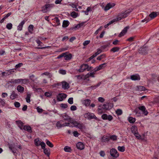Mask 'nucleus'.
Listing matches in <instances>:
<instances>
[{
	"instance_id": "obj_52",
	"label": "nucleus",
	"mask_w": 159,
	"mask_h": 159,
	"mask_svg": "<svg viewBox=\"0 0 159 159\" xmlns=\"http://www.w3.org/2000/svg\"><path fill=\"white\" fill-rule=\"evenodd\" d=\"M100 156L102 157H104L105 156V153L104 151H101L99 152Z\"/></svg>"
},
{
	"instance_id": "obj_39",
	"label": "nucleus",
	"mask_w": 159,
	"mask_h": 159,
	"mask_svg": "<svg viewBox=\"0 0 159 159\" xmlns=\"http://www.w3.org/2000/svg\"><path fill=\"white\" fill-rule=\"evenodd\" d=\"M34 143L36 146H39L40 145V141L39 139H36L34 140Z\"/></svg>"
},
{
	"instance_id": "obj_42",
	"label": "nucleus",
	"mask_w": 159,
	"mask_h": 159,
	"mask_svg": "<svg viewBox=\"0 0 159 159\" xmlns=\"http://www.w3.org/2000/svg\"><path fill=\"white\" fill-rule=\"evenodd\" d=\"M118 150L121 152H124L125 151V147L124 146H119L117 148Z\"/></svg>"
},
{
	"instance_id": "obj_40",
	"label": "nucleus",
	"mask_w": 159,
	"mask_h": 159,
	"mask_svg": "<svg viewBox=\"0 0 159 159\" xmlns=\"http://www.w3.org/2000/svg\"><path fill=\"white\" fill-rule=\"evenodd\" d=\"M106 57L105 54H103L98 57L97 58L98 60L100 61L102 59L105 58Z\"/></svg>"
},
{
	"instance_id": "obj_48",
	"label": "nucleus",
	"mask_w": 159,
	"mask_h": 159,
	"mask_svg": "<svg viewBox=\"0 0 159 159\" xmlns=\"http://www.w3.org/2000/svg\"><path fill=\"white\" fill-rule=\"evenodd\" d=\"M54 20L56 22L57 25H60V20L57 17H55L54 19Z\"/></svg>"
},
{
	"instance_id": "obj_60",
	"label": "nucleus",
	"mask_w": 159,
	"mask_h": 159,
	"mask_svg": "<svg viewBox=\"0 0 159 159\" xmlns=\"http://www.w3.org/2000/svg\"><path fill=\"white\" fill-rule=\"evenodd\" d=\"M109 44H106L103 45L101 47V48L102 50H105L108 46Z\"/></svg>"
},
{
	"instance_id": "obj_10",
	"label": "nucleus",
	"mask_w": 159,
	"mask_h": 159,
	"mask_svg": "<svg viewBox=\"0 0 159 159\" xmlns=\"http://www.w3.org/2000/svg\"><path fill=\"white\" fill-rule=\"evenodd\" d=\"M148 50V47L143 46V47L140 48V50L139 51V52L145 54L147 53Z\"/></svg>"
},
{
	"instance_id": "obj_37",
	"label": "nucleus",
	"mask_w": 159,
	"mask_h": 159,
	"mask_svg": "<svg viewBox=\"0 0 159 159\" xmlns=\"http://www.w3.org/2000/svg\"><path fill=\"white\" fill-rule=\"evenodd\" d=\"M64 150L66 152H70L72 150L70 147L66 146L64 147Z\"/></svg>"
},
{
	"instance_id": "obj_46",
	"label": "nucleus",
	"mask_w": 159,
	"mask_h": 159,
	"mask_svg": "<svg viewBox=\"0 0 159 159\" xmlns=\"http://www.w3.org/2000/svg\"><path fill=\"white\" fill-rule=\"evenodd\" d=\"M30 96L31 95L30 94H28L27 95L26 97L25 98L26 101L28 103H29L30 102Z\"/></svg>"
},
{
	"instance_id": "obj_9",
	"label": "nucleus",
	"mask_w": 159,
	"mask_h": 159,
	"mask_svg": "<svg viewBox=\"0 0 159 159\" xmlns=\"http://www.w3.org/2000/svg\"><path fill=\"white\" fill-rule=\"evenodd\" d=\"M139 110H141L142 112V114H143L145 116H147L148 112L146 110V108L144 106H143L138 107Z\"/></svg>"
},
{
	"instance_id": "obj_27",
	"label": "nucleus",
	"mask_w": 159,
	"mask_h": 159,
	"mask_svg": "<svg viewBox=\"0 0 159 159\" xmlns=\"http://www.w3.org/2000/svg\"><path fill=\"white\" fill-rule=\"evenodd\" d=\"M131 129L132 133L134 134H135V133H137V128L136 126H132L131 128Z\"/></svg>"
},
{
	"instance_id": "obj_14",
	"label": "nucleus",
	"mask_w": 159,
	"mask_h": 159,
	"mask_svg": "<svg viewBox=\"0 0 159 159\" xmlns=\"http://www.w3.org/2000/svg\"><path fill=\"white\" fill-rule=\"evenodd\" d=\"M76 147L77 149L81 150L84 148V146L82 143L79 142L77 143Z\"/></svg>"
},
{
	"instance_id": "obj_62",
	"label": "nucleus",
	"mask_w": 159,
	"mask_h": 159,
	"mask_svg": "<svg viewBox=\"0 0 159 159\" xmlns=\"http://www.w3.org/2000/svg\"><path fill=\"white\" fill-rule=\"evenodd\" d=\"M61 107L62 108L65 109L68 106L67 104L61 103Z\"/></svg>"
},
{
	"instance_id": "obj_29",
	"label": "nucleus",
	"mask_w": 159,
	"mask_h": 159,
	"mask_svg": "<svg viewBox=\"0 0 159 159\" xmlns=\"http://www.w3.org/2000/svg\"><path fill=\"white\" fill-rule=\"evenodd\" d=\"M30 80L33 82L37 83V82H36L37 78L35 77V76L33 74L31 75L30 76Z\"/></svg>"
},
{
	"instance_id": "obj_25",
	"label": "nucleus",
	"mask_w": 159,
	"mask_h": 159,
	"mask_svg": "<svg viewBox=\"0 0 159 159\" xmlns=\"http://www.w3.org/2000/svg\"><path fill=\"white\" fill-rule=\"evenodd\" d=\"M24 88L21 85H19L17 87V89L18 92L22 93L24 91Z\"/></svg>"
},
{
	"instance_id": "obj_7",
	"label": "nucleus",
	"mask_w": 159,
	"mask_h": 159,
	"mask_svg": "<svg viewBox=\"0 0 159 159\" xmlns=\"http://www.w3.org/2000/svg\"><path fill=\"white\" fill-rule=\"evenodd\" d=\"M110 155L111 157L114 158H117L119 156V154L117 150L115 148H112L110 151Z\"/></svg>"
},
{
	"instance_id": "obj_1",
	"label": "nucleus",
	"mask_w": 159,
	"mask_h": 159,
	"mask_svg": "<svg viewBox=\"0 0 159 159\" xmlns=\"http://www.w3.org/2000/svg\"><path fill=\"white\" fill-rule=\"evenodd\" d=\"M132 10L129 9L124 12L120 13L117 16L116 18L110 21L108 24L109 25L117 21L121 20L122 19L125 18L128 16L129 13L131 12Z\"/></svg>"
},
{
	"instance_id": "obj_44",
	"label": "nucleus",
	"mask_w": 159,
	"mask_h": 159,
	"mask_svg": "<svg viewBox=\"0 0 159 159\" xmlns=\"http://www.w3.org/2000/svg\"><path fill=\"white\" fill-rule=\"evenodd\" d=\"M29 81V80L27 79H20V83L22 84H25Z\"/></svg>"
},
{
	"instance_id": "obj_34",
	"label": "nucleus",
	"mask_w": 159,
	"mask_h": 159,
	"mask_svg": "<svg viewBox=\"0 0 159 159\" xmlns=\"http://www.w3.org/2000/svg\"><path fill=\"white\" fill-rule=\"evenodd\" d=\"M63 118L64 119V120H68L69 121L71 120V118L69 117V116L65 114L63 116Z\"/></svg>"
},
{
	"instance_id": "obj_58",
	"label": "nucleus",
	"mask_w": 159,
	"mask_h": 159,
	"mask_svg": "<svg viewBox=\"0 0 159 159\" xmlns=\"http://www.w3.org/2000/svg\"><path fill=\"white\" fill-rule=\"evenodd\" d=\"M102 118L103 120H107V115L106 114H104L102 116Z\"/></svg>"
},
{
	"instance_id": "obj_13",
	"label": "nucleus",
	"mask_w": 159,
	"mask_h": 159,
	"mask_svg": "<svg viewBox=\"0 0 159 159\" xmlns=\"http://www.w3.org/2000/svg\"><path fill=\"white\" fill-rule=\"evenodd\" d=\"M130 79L133 80H140V77L139 75L136 74L132 75L130 76Z\"/></svg>"
},
{
	"instance_id": "obj_19",
	"label": "nucleus",
	"mask_w": 159,
	"mask_h": 159,
	"mask_svg": "<svg viewBox=\"0 0 159 159\" xmlns=\"http://www.w3.org/2000/svg\"><path fill=\"white\" fill-rule=\"evenodd\" d=\"M62 87L64 89H68L70 87L69 84L65 81L62 82Z\"/></svg>"
},
{
	"instance_id": "obj_45",
	"label": "nucleus",
	"mask_w": 159,
	"mask_h": 159,
	"mask_svg": "<svg viewBox=\"0 0 159 159\" xmlns=\"http://www.w3.org/2000/svg\"><path fill=\"white\" fill-rule=\"evenodd\" d=\"M101 84V82H99L98 84H97L96 85H95L94 86H92L90 87V88L92 89H95L97 87H99Z\"/></svg>"
},
{
	"instance_id": "obj_57",
	"label": "nucleus",
	"mask_w": 159,
	"mask_h": 159,
	"mask_svg": "<svg viewBox=\"0 0 159 159\" xmlns=\"http://www.w3.org/2000/svg\"><path fill=\"white\" fill-rule=\"evenodd\" d=\"M14 105L16 107L18 108L20 107V105L19 102H15L14 103Z\"/></svg>"
},
{
	"instance_id": "obj_41",
	"label": "nucleus",
	"mask_w": 159,
	"mask_h": 159,
	"mask_svg": "<svg viewBox=\"0 0 159 159\" xmlns=\"http://www.w3.org/2000/svg\"><path fill=\"white\" fill-rule=\"evenodd\" d=\"M78 13L75 11L72 12L71 14V16L74 18H76L78 16Z\"/></svg>"
},
{
	"instance_id": "obj_49",
	"label": "nucleus",
	"mask_w": 159,
	"mask_h": 159,
	"mask_svg": "<svg viewBox=\"0 0 159 159\" xmlns=\"http://www.w3.org/2000/svg\"><path fill=\"white\" fill-rule=\"evenodd\" d=\"M34 28V26L33 25H30L28 27V30L31 33L32 31H33Z\"/></svg>"
},
{
	"instance_id": "obj_4",
	"label": "nucleus",
	"mask_w": 159,
	"mask_h": 159,
	"mask_svg": "<svg viewBox=\"0 0 159 159\" xmlns=\"http://www.w3.org/2000/svg\"><path fill=\"white\" fill-rule=\"evenodd\" d=\"M54 6V4H46L42 7L41 11L43 13H46L48 10H50V9L53 7Z\"/></svg>"
},
{
	"instance_id": "obj_64",
	"label": "nucleus",
	"mask_w": 159,
	"mask_h": 159,
	"mask_svg": "<svg viewBox=\"0 0 159 159\" xmlns=\"http://www.w3.org/2000/svg\"><path fill=\"white\" fill-rule=\"evenodd\" d=\"M23 65V64L22 63H19L17 65H16L15 66V67L16 68H20V67L22 66Z\"/></svg>"
},
{
	"instance_id": "obj_30",
	"label": "nucleus",
	"mask_w": 159,
	"mask_h": 159,
	"mask_svg": "<svg viewBox=\"0 0 159 159\" xmlns=\"http://www.w3.org/2000/svg\"><path fill=\"white\" fill-rule=\"evenodd\" d=\"M72 57V54L69 53L68 55H65L64 56L65 59L66 60H68L71 59Z\"/></svg>"
},
{
	"instance_id": "obj_5",
	"label": "nucleus",
	"mask_w": 159,
	"mask_h": 159,
	"mask_svg": "<svg viewBox=\"0 0 159 159\" xmlns=\"http://www.w3.org/2000/svg\"><path fill=\"white\" fill-rule=\"evenodd\" d=\"M84 116L85 118H87L88 120L92 119H97V118L93 113L89 112L85 113L84 115Z\"/></svg>"
},
{
	"instance_id": "obj_17",
	"label": "nucleus",
	"mask_w": 159,
	"mask_h": 159,
	"mask_svg": "<svg viewBox=\"0 0 159 159\" xmlns=\"http://www.w3.org/2000/svg\"><path fill=\"white\" fill-rule=\"evenodd\" d=\"M128 29H129L128 27L127 26L125 27L120 33V34L118 36L119 37H121L124 36L127 32Z\"/></svg>"
},
{
	"instance_id": "obj_47",
	"label": "nucleus",
	"mask_w": 159,
	"mask_h": 159,
	"mask_svg": "<svg viewBox=\"0 0 159 159\" xmlns=\"http://www.w3.org/2000/svg\"><path fill=\"white\" fill-rule=\"evenodd\" d=\"M84 23L85 22H82L78 24V25H77L74 27V29H76L77 28H80L81 26H82L84 25Z\"/></svg>"
},
{
	"instance_id": "obj_18",
	"label": "nucleus",
	"mask_w": 159,
	"mask_h": 159,
	"mask_svg": "<svg viewBox=\"0 0 159 159\" xmlns=\"http://www.w3.org/2000/svg\"><path fill=\"white\" fill-rule=\"evenodd\" d=\"M91 101L90 99H87L82 101V102L83 104L86 107H88L90 105Z\"/></svg>"
},
{
	"instance_id": "obj_54",
	"label": "nucleus",
	"mask_w": 159,
	"mask_h": 159,
	"mask_svg": "<svg viewBox=\"0 0 159 159\" xmlns=\"http://www.w3.org/2000/svg\"><path fill=\"white\" fill-rule=\"evenodd\" d=\"M90 11H91V8L90 7H89L87 8L86 11H84V12L85 13V15H88V12Z\"/></svg>"
},
{
	"instance_id": "obj_51",
	"label": "nucleus",
	"mask_w": 159,
	"mask_h": 159,
	"mask_svg": "<svg viewBox=\"0 0 159 159\" xmlns=\"http://www.w3.org/2000/svg\"><path fill=\"white\" fill-rule=\"evenodd\" d=\"M138 89L139 91H143L145 90V88L143 86H139L138 87Z\"/></svg>"
},
{
	"instance_id": "obj_23",
	"label": "nucleus",
	"mask_w": 159,
	"mask_h": 159,
	"mask_svg": "<svg viewBox=\"0 0 159 159\" xmlns=\"http://www.w3.org/2000/svg\"><path fill=\"white\" fill-rule=\"evenodd\" d=\"M157 12H152L149 14V16L151 18V19H152L157 16Z\"/></svg>"
},
{
	"instance_id": "obj_43",
	"label": "nucleus",
	"mask_w": 159,
	"mask_h": 159,
	"mask_svg": "<svg viewBox=\"0 0 159 159\" xmlns=\"http://www.w3.org/2000/svg\"><path fill=\"white\" fill-rule=\"evenodd\" d=\"M46 144L49 147L52 148L53 147V144L48 140H46Z\"/></svg>"
},
{
	"instance_id": "obj_31",
	"label": "nucleus",
	"mask_w": 159,
	"mask_h": 159,
	"mask_svg": "<svg viewBox=\"0 0 159 159\" xmlns=\"http://www.w3.org/2000/svg\"><path fill=\"white\" fill-rule=\"evenodd\" d=\"M70 24L68 20H64L63 22L62 27L66 28Z\"/></svg>"
},
{
	"instance_id": "obj_50",
	"label": "nucleus",
	"mask_w": 159,
	"mask_h": 159,
	"mask_svg": "<svg viewBox=\"0 0 159 159\" xmlns=\"http://www.w3.org/2000/svg\"><path fill=\"white\" fill-rule=\"evenodd\" d=\"M116 113L118 115H120L122 113V110L120 109H118L116 111Z\"/></svg>"
},
{
	"instance_id": "obj_24",
	"label": "nucleus",
	"mask_w": 159,
	"mask_h": 159,
	"mask_svg": "<svg viewBox=\"0 0 159 159\" xmlns=\"http://www.w3.org/2000/svg\"><path fill=\"white\" fill-rule=\"evenodd\" d=\"M134 113H135V114L138 116H142L143 114L142 113H141L140 110L138 109H136L134 111Z\"/></svg>"
},
{
	"instance_id": "obj_20",
	"label": "nucleus",
	"mask_w": 159,
	"mask_h": 159,
	"mask_svg": "<svg viewBox=\"0 0 159 159\" xmlns=\"http://www.w3.org/2000/svg\"><path fill=\"white\" fill-rule=\"evenodd\" d=\"M25 130L27 131L28 132L31 133L32 132L31 128L30 126L24 125L22 128Z\"/></svg>"
},
{
	"instance_id": "obj_35",
	"label": "nucleus",
	"mask_w": 159,
	"mask_h": 159,
	"mask_svg": "<svg viewBox=\"0 0 159 159\" xmlns=\"http://www.w3.org/2000/svg\"><path fill=\"white\" fill-rule=\"evenodd\" d=\"M128 120L129 122L130 123H134L136 120L135 118L132 117H129Z\"/></svg>"
},
{
	"instance_id": "obj_61",
	"label": "nucleus",
	"mask_w": 159,
	"mask_h": 159,
	"mask_svg": "<svg viewBox=\"0 0 159 159\" xmlns=\"http://www.w3.org/2000/svg\"><path fill=\"white\" fill-rule=\"evenodd\" d=\"M70 109L71 111H75L77 109V107L73 105L71 106Z\"/></svg>"
},
{
	"instance_id": "obj_63",
	"label": "nucleus",
	"mask_w": 159,
	"mask_h": 159,
	"mask_svg": "<svg viewBox=\"0 0 159 159\" xmlns=\"http://www.w3.org/2000/svg\"><path fill=\"white\" fill-rule=\"evenodd\" d=\"M59 72L60 73L63 74L65 75L66 74V71L65 70H59Z\"/></svg>"
},
{
	"instance_id": "obj_22",
	"label": "nucleus",
	"mask_w": 159,
	"mask_h": 159,
	"mask_svg": "<svg viewBox=\"0 0 159 159\" xmlns=\"http://www.w3.org/2000/svg\"><path fill=\"white\" fill-rule=\"evenodd\" d=\"M9 148L13 153H16V149L15 145L11 144L9 146Z\"/></svg>"
},
{
	"instance_id": "obj_28",
	"label": "nucleus",
	"mask_w": 159,
	"mask_h": 159,
	"mask_svg": "<svg viewBox=\"0 0 159 159\" xmlns=\"http://www.w3.org/2000/svg\"><path fill=\"white\" fill-rule=\"evenodd\" d=\"M96 72H95L94 70L92 72H91L90 73H88L85 76V77L86 78H89L90 77H94V74Z\"/></svg>"
},
{
	"instance_id": "obj_36",
	"label": "nucleus",
	"mask_w": 159,
	"mask_h": 159,
	"mask_svg": "<svg viewBox=\"0 0 159 159\" xmlns=\"http://www.w3.org/2000/svg\"><path fill=\"white\" fill-rule=\"evenodd\" d=\"M120 48L118 47H115L111 48V52H118L119 51Z\"/></svg>"
},
{
	"instance_id": "obj_3",
	"label": "nucleus",
	"mask_w": 159,
	"mask_h": 159,
	"mask_svg": "<svg viewBox=\"0 0 159 159\" xmlns=\"http://www.w3.org/2000/svg\"><path fill=\"white\" fill-rule=\"evenodd\" d=\"M93 69V67H89L88 64H84L80 66L79 71L80 72H82L85 70H87V71H89L92 70Z\"/></svg>"
},
{
	"instance_id": "obj_15",
	"label": "nucleus",
	"mask_w": 159,
	"mask_h": 159,
	"mask_svg": "<svg viewBox=\"0 0 159 159\" xmlns=\"http://www.w3.org/2000/svg\"><path fill=\"white\" fill-rule=\"evenodd\" d=\"M9 83L12 84H20V79H11V80L9 81Z\"/></svg>"
},
{
	"instance_id": "obj_8",
	"label": "nucleus",
	"mask_w": 159,
	"mask_h": 159,
	"mask_svg": "<svg viewBox=\"0 0 159 159\" xmlns=\"http://www.w3.org/2000/svg\"><path fill=\"white\" fill-rule=\"evenodd\" d=\"M67 95L64 93H59L57 97V100L59 101H62L66 98Z\"/></svg>"
},
{
	"instance_id": "obj_12",
	"label": "nucleus",
	"mask_w": 159,
	"mask_h": 159,
	"mask_svg": "<svg viewBox=\"0 0 159 159\" xmlns=\"http://www.w3.org/2000/svg\"><path fill=\"white\" fill-rule=\"evenodd\" d=\"M106 66V63H103L99 65L98 66L96 67L93 70H94L95 72H97L100 70L103 69Z\"/></svg>"
},
{
	"instance_id": "obj_16",
	"label": "nucleus",
	"mask_w": 159,
	"mask_h": 159,
	"mask_svg": "<svg viewBox=\"0 0 159 159\" xmlns=\"http://www.w3.org/2000/svg\"><path fill=\"white\" fill-rule=\"evenodd\" d=\"M16 122L20 129L22 130L24 124L20 120H16Z\"/></svg>"
},
{
	"instance_id": "obj_2",
	"label": "nucleus",
	"mask_w": 159,
	"mask_h": 159,
	"mask_svg": "<svg viewBox=\"0 0 159 159\" xmlns=\"http://www.w3.org/2000/svg\"><path fill=\"white\" fill-rule=\"evenodd\" d=\"M113 107V104L110 103H107L103 105H101L98 107V112L100 114H102L106 111L110 109Z\"/></svg>"
},
{
	"instance_id": "obj_33",
	"label": "nucleus",
	"mask_w": 159,
	"mask_h": 159,
	"mask_svg": "<svg viewBox=\"0 0 159 159\" xmlns=\"http://www.w3.org/2000/svg\"><path fill=\"white\" fill-rule=\"evenodd\" d=\"M101 140L102 142H105L109 141V137L107 136H103Z\"/></svg>"
},
{
	"instance_id": "obj_11",
	"label": "nucleus",
	"mask_w": 159,
	"mask_h": 159,
	"mask_svg": "<svg viewBox=\"0 0 159 159\" xmlns=\"http://www.w3.org/2000/svg\"><path fill=\"white\" fill-rule=\"evenodd\" d=\"M115 5V4L114 3H109L104 7V10L105 11H107L109 10L111 8L114 7Z\"/></svg>"
},
{
	"instance_id": "obj_6",
	"label": "nucleus",
	"mask_w": 159,
	"mask_h": 159,
	"mask_svg": "<svg viewBox=\"0 0 159 159\" xmlns=\"http://www.w3.org/2000/svg\"><path fill=\"white\" fill-rule=\"evenodd\" d=\"M63 120H61L57 122L56 124V126L58 129L62 127H64L66 126H69L70 123H65L63 124H62V122H63Z\"/></svg>"
},
{
	"instance_id": "obj_26",
	"label": "nucleus",
	"mask_w": 159,
	"mask_h": 159,
	"mask_svg": "<svg viewBox=\"0 0 159 159\" xmlns=\"http://www.w3.org/2000/svg\"><path fill=\"white\" fill-rule=\"evenodd\" d=\"M25 23V21L24 20H22L21 22L19 24V25L17 27V29L19 30H22L23 25Z\"/></svg>"
},
{
	"instance_id": "obj_55",
	"label": "nucleus",
	"mask_w": 159,
	"mask_h": 159,
	"mask_svg": "<svg viewBox=\"0 0 159 159\" xmlns=\"http://www.w3.org/2000/svg\"><path fill=\"white\" fill-rule=\"evenodd\" d=\"M73 99L72 98H69L68 100V103L70 104H72L73 103Z\"/></svg>"
},
{
	"instance_id": "obj_38",
	"label": "nucleus",
	"mask_w": 159,
	"mask_h": 159,
	"mask_svg": "<svg viewBox=\"0 0 159 159\" xmlns=\"http://www.w3.org/2000/svg\"><path fill=\"white\" fill-rule=\"evenodd\" d=\"M117 136L115 135H112L109 137V140H110L113 141H116L117 139Z\"/></svg>"
},
{
	"instance_id": "obj_21",
	"label": "nucleus",
	"mask_w": 159,
	"mask_h": 159,
	"mask_svg": "<svg viewBox=\"0 0 159 159\" xmlns=\"http://www.w3.org/2000/svg\"><path fill=\"white\" fill-rule=\"evenodd\" d=\"M18 95L14 91L12 92L11 94L10 95V98L12 100H14L17 97Z\"/></svg>"
},
{
	"instance_id": "obj_59",
	"label": "nucleus",
	"mask_w": 159,
	"mask_h": 159,
	"mask_svg": "<svg viewBox=\"0 0 159 159\" xmlns=\"http://www.w3.org/2000/svg\"><path fill=\"white\" fill-rule=\"evenodd\" d=\"M135 137L138 139H140L141 138V136L140 135L138 134V132L135 134H134Z\"/></svg>"
},
{
	"instance_id": "obj_53",
	"label": "nucleus",
	"mask_w": 159,
	"mask_h": 159,
	"mask_svg": "<svg viewBox=\"0 0 159 159\" xmlns=\"http://www.w3.org/2000/svg\"><path fill=\"white\" fill-rule=\"evenodd\" d=\"M40 145L41 146V147L43 149L45 148V147L46 146V144L43 142H40Z\"/></svg>"
},
{
	"instance_id": "obj_56",
	"label": "nucleus",
	"mask_w": 159,
	"mask_h": 159,
	"mask_svg": "<svg viewBox=\"0 0 159 159\" xmlns=\"http://www.w3.org/2000/svg\"><path fill=\"white\" fill-rule=\"evenodd\" d=\"M6 28L8 30H11L12 28V24L11 23H8L6 25Z\"/></svg>"
},
{
	"instance_id": "obj_32",
	"label": "nucleus",
	"mask_w": 159,
	"mask_h": 159,
	"mask_svg": "<svg viewBox=\"0 0 159 159\" xmlns=\"http://www.w3.org/2000/svg\"><path fill=\"white\" fill-rule=\"evenodd\" d=\"M43 149V151L44 153L47 155L48 157H49L50 153V149L49 148H44Z\"/></svg>"
}]
</instances>
